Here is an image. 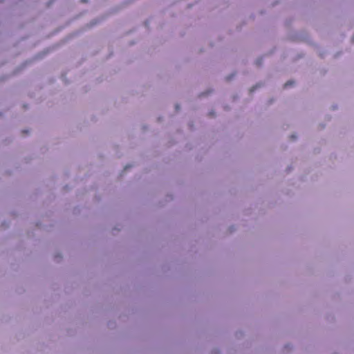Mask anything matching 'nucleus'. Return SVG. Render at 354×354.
<instances>
[{"instance_id":"obj_1","label":"nucleus","mask_w":354,"mask_h":354,"mask_svg":"<svg viewBox=\"0 0 354 354\" xmlns=\"http://www.w3.org/2000/svg\"><path fill=\"white\" fill-rule=\"evenodd\" d=\"M292 84H293V82H291V81L287 82L285 84V87H287L288 86L292 85Z\"/></svg>"},{"instance_id":"obj_2","label":"nucleus","mask_w":354,"mask_h":354,"mask_svg":"<svg viewBox=\"0 0 354 354\" xmlns=\"http://www.w3.org/2000/svg\"><path fill=\"white\" fill-rule=\"evenodd\" d=\"M257 65H261V62L259 61H257Z\"/></svg>"},{"instance_id":"obj_3","label":"nucleus","mask_w":354,"mask_h":354,"mask_svg":"<svg viewBox=\"0 0 354 354\" xmlns=\"http://www.w3.org/2000/svg\"><path fill=\"white\" fill-rule=\"evenodd\" d=\"M352 41L354 43V36L352 38Z\"/></svg>"},{"instance_id":"obj_4","label":"nucleus","mask_w":354,"mask_h":354,"mask_svg":"<svg viewBox=\"0 0 354 354\" xmlns=\"http://www.w3.org/2000/svg\"><path fill=\"white\" fill-rule=\"evenodd\" d=\"M82 2H86V0H82Z\"/></svg>"}]
</instances>
